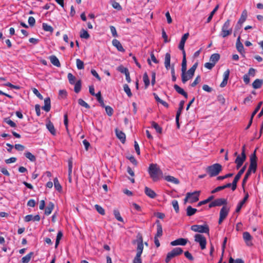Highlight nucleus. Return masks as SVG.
Returning <instances> with one entry per match:
<instances>
[{"label": "nucleus", "instance_id": "f257e3e1", "mask_svg": "<svg viewBox=\"0 0 263 263\" xmlns=\"http://www.w3.org/2000/svg\"><path fill=\"white\" fill-rule=\"evenodd\" d=\"M148 173L154 181H157L162 176L163 173L157 164L152 163L149 165Z\"/></svg>", "mask_w": 263, "mask_h": 263}, {"label": "nucleus", "instance_id": "f03ea898", "mask_svg": "<svg viewBox=\"0 0 263 263\" xmlns=\"http://www.w3.org/2000/svg\"><path fill=\"white\" fill-rule=\"evenodd\" d=\"M137 243V253L133 263H142L141 256L143 250V243L142 236H140L136 240H134V243Z\"/></svg>", "mask_w": 263, "mask_h": 263}, {"label": "nucleus", "instance_id": "7ed1b4c3", "mask_svg": "<svg viewBox=\"0 0 263 263\" xmlns=\"http://www.w3.org/2000/svg\"><path fill=\"white\" fill-rule=\"evenodd\" d=\"M222 166L219 163H215L208 167L207 172L209 174L210 177L216 176L221 171Z\"/></svg>", "mask_w": 263, "mask_h": 263}, {"label": "nucleus", "instance_id": "20e7f679", "mask_svg": "<svg viewBox=\"0 0 263 263\" xmlns=\"http://www.w3.org/2000/svg\"><path fill=\"white\" fill-rule=\"evenodd\" d=\"M230 22L231 21L230 20H227V21L222 26L221 31L219 35L222 36L223 38L226 37L228 35H230L232 32V28H229L230 26Z\"/></svg>", "mask_w": 263, "mask_h": 263}, {"label": "nucleus", "instance_id": "39448f33", "mask_svg": "<svg viewBox=\"0 0 263 263\" xmlns=\"http://www.w3.org/2000/svg\"><path fill=\"white\" fill-rule=\"evenodd\" d=\"M183 253V250L180 248H174L171 252L167 254L165 261L168 263L174 257L181 254Z\"/></svg>", "mask_w": 263, "mask_h": 263}, {"label": "nucleus", "instance_id": "423d86ee", "mask_svg": "<svg viewBox=\"0 0 263 263\" xmlns=\"http://www.w3.org/2000/svg\"><path fill=\"white\" fill-rule=\"evenodd\" d=\"M200 193V191H195L192 193H187L186 194V197L184 200V202H186L188 200L191 203L197 202L199 200Z\"/></svg>", "mask_w": 263, "mask_h": 263}, {"label": "nucleus", "instance_id": "0eeeda50", "mask_svg": "<svg viewBox=\"0 0 263 263\" xmlns=\"http://www.w3.org/2000/svg\"><path fill=\"white\" fill-rule=\"evenodd\" d=\"M191 229L194 232L200 233L209 234L210 232L209 227L206 224L204 225H193L191 226Z\"/></svg>", "mask_w": 263, "mask_h": 263}, {"label": "nucleus", "instance_id": "6e6552de", "mask_svg": "<svg viewBox=\"0 0 263 263\" xmlns=\"http://www.w3.org/2000/svg\"><path fill=\"white\" fill-rule=\"evenodd\" d=\"M195 241L198 243L201 250H204L206 248V240L205 237L202 234H196L194 236Z\"/></svg>", "mask_w": 263, "mask_h": 263}, {"label": "nucleus", "instance_id": "1a4fd4ad", "mask_svg": "<svg viewBox=\"0 0 263 263\" xmlns=\"http://www.w3.org/2000/svg\"><path fill=\"white\" fill-rule=\"evenodd\" d=\"M256 153V149L254 152L253 155H252L251 158H250V164L249 167V169L248 170V171H250V172L252 173H255L256 172V170L257 168V163H256V157L255 155Z\"/></svg>", "mask_w": 263, "mask_h": 263}, {"label": "nucleus", "instance_id": "9d476101", "mask_svg": "<svg viewBox=\"0 0 263 263\" xmlns=\"http://www.w3.org/2000/svg\"><path fill=\"white\" fill-rule=\"evenodd\" d=\"M242 151L240 155H238L235 161V162L236 163V168L237 169L239 168L242 165L243 163L245 161L246 159V156L245 152V149H242Z\"/></svg>", "mask_w": 263, "mask_h": 263}, {"label": "nucleus", "instance_id": "9b49d317", "mask_svg": "<svg viewBox=\"0 0 263 263\" xmlns=\"http://www.w3.org/2000/svg\"><path fill=\"white\" fill-rule=\"evenodd\" d=\"M246 165L243 166L241 169L238 172L237 175L235 176L233 182H232V190L234 191L236 190L237 187V183L240 178L241 175L243 174L246 170Z\"/></svg>", "mask_w": 263, "mask_h": 263}, {"label": "nucleus", "instance_id": "f8f14e48", "mask_svg": "<svg viewBox=\"0 0 263 263\" xmlns=\"http://www.w3.org/2000/svg\"><path fill=\"white\" fill-rule=\"evenodd\" d=\"M187 242V239L183 238H180L178 239H177L171 242V245L173 246H185Z\"/></svg>", "mask_w": 263, "mask_h": 263}, {"label": "nucleus", "instance_id": "ddd939ff", "mask_svg": "<svg viewBox=\"0 0 263 263\" xmlns=\"http://www.w3.org/2000/svg\"><path fill=\"white\" fill-rule=\"evenodd\" d=\"M242 236L246 245L248 246H251L252 245V242H251L252 237L250 234L248 232H245L243 233Z\"/></svg>", "mask_w": 263, "mask_h": 263}, {"label": "nucleus", "instance_id": "4468645a", "mask_svg": "<svg viewBox=\"0 0 263 263\" xmlns=\"http://www.w3.org/2000/svg\"><path fill=\"white\" fill-rule=\"evenodd\" d=\"M230 70L228 69L227 70H226L223 73V79L222 81V82L220 84V87H225L227 83H228V80L229 79V75H230Z\"/></svg>", "mask_w": 263, "mask_h": 263}, {"label": "nucleus", "instance_id": "2eb2a0df", "mask_svg": "<svg viewBox=\"0 0 263 263\" xmlns=\"http://www.w3.org/2000/svg\"><path fill=\"white\" fill-rule=\"evenodd\" d=\"M240 36H239L237 39L236 43V47L237 51L241 54H243L245 52L244 47L243 44L240 42Z\"/></svg>", "mask_w": 263, "mask_h": 263}, {"label": "nucleus", "instance_id": "dca6fc26", "mask_svg": "<svg viewBox=\"0 0 263 263\" xmlns=\"http://www.w3.org/2000/svg\"><path fill=\"white\" fill-rule=\"evenodd\" d=\"M145 194L149 198L154 199L157 196L156 193L151 189L145 186L144 189Z\"/></svg>", "mask_w": 263, "mask_h": 263}, {"label": "nucleus", "instance_id": "f3484780", "mask_svg": "<svg viewBox=\"0 0 263 263\" xmlns=\"http://www.w3.org/2000/svg\"><path fill=\"white\" fill-rule=\"evenodd\" d=\"M112 44L114 46H115L118 51L120 52H124L125 49L123 47L122 44L119 41H118L117 39H114L112 41Z\"/></svg>", "mask_w": 263, "mask_h": 263}, {"label": "nucleus", "instance_id": "a211bd4d", "mask_svg": "<svg viewBox=\"0 0 263 263\" xmlns=\"http://www.w3.org/2000/svg\"><path fill=\"white\" fill-rule=\"evenodd\" d=\"M189 36V33H186L184 34L182 36V37L181 39V41H180L179 46H178V48L180 50H182V49L183 50V48H184L185 43L186 40L187 39Z\"/></svg>", "mask_w": 263, "mask_h": 263}, {"label": "nucleus", "instance_id": "6ab92c4d", "mask_svg": "<svg viewBox=\"0 0 263 263\" xmlns=\"http://www.w3.org/2000/svg\"><path fill=\"white\" fill-rule=\"evenodd\" d=\"M43 109L48 112L51 108V101L49 97L46 98L44 100V105L42 107Z\"/></svg>", "mask_w": 263, "mask_h": 263}, {"label": "nucleus", "instance_id": "aec40b11", "mask_svg": "<svg viewBox=\"0 0 263 263\" xmlns=\"http://www.w3.org/2000/svg\"><path fill=\"white\" fill-rule=\"evenodd\" d=\"M229 208L227 206H223L220 211L219 217L225 219L228 215Z\"/></svg>", "mask_w": 263, "mask_h": 263}, {"label": "nucleus", "instance_id": "412c9836", "mask_svg": "<svg viewBox=\"0 0 263 263\" xmlns=\"http://www.w3.org/2000/svg\"><path fill=\"white\" fill-rule=\"evenodd\" d=\"M40 220V216L39 215L33 216L32 215H28L25 216V220L26 222H29L31 220L33 221H39Z\"/></svg>", "mask_w": 263, "mask_h": 263}, {"label": "nucleus", "instance_id": "4be33fe9", "mask_svg": "<svg viewBox=\"0 0 263 263\" xmlns=\"http://www.w3.org/2000/svg\"><path fill=\"white\" fill-rule=\"evenodd\" d=\"M51 63L54 66L59 67L61 66L60 62L55 55H52L49 57Z\"/></svg>", "mask_w": 263, "mask_h": 263}, {"label": "nucleus", "instance_id": "5701e85b", "mask_svg": "<svg viewBox=\"0 0 263 263\" xmlns=\"http://www.w3.org/2000/svg\"><path fill=\"white\" fill-rule=\"evenodd\" d=\"M115 132L117 137L122 143H124L126 138L125 134L122 131L118 130V129H116Z\"/></svg>", "mask_w": 263, "mask_h": 263}, {"label": "nucleus", "instance_id": "b1692460", "mask_svg": "<svg viewBox=\"0 0 263 263\" xmlns=\"http://www.w3.org/2000/svg\"><path fill=\"white\" fill-rule=\"evenodd\" d=\"M175 90L179 94L184 96L185 98H187V93L180 86L177 84L174 85Z\"/></svg>", "mask_w": 263, "mask_h": 263}, {"label": "nucleus", "instance_id": "393cba45", "mask_svg": "<svg viewBox=\"0 0 263 263\" xmlns=\"http://www.w3.org/2000/svg\"><path fill=\"white\" fill-rule=\"evenodd\" d=\"M198 66V63H195L191 68H190L187 71H186V73L189 75L190 77H191V78H193V77L194 75L195 71Z\"/></svg>", "mask_w": 263, "mask_h": 263}, {"label": "nucleus", "instance_id": "a878e982", "mask_svg": "<svg viewBox=\"0 0 263 263\" xmlns=\"http://www.w3.org/2000/svg\"><path fill=\"white\" fill-rule=\"evenodd\" d=\"M54 203L52 202H50L45 208V214L47 215L50 214L54 208Z\"/></svg>", "mask_w": 263, "mask_h": 263}, {"label": "nucleus", "instance_id": "bb28decb", "mask_svg": "<svg viewBox=\"0 0 263 263\" xmlns=\"http://www.w3.org/2000/svg\"><path fill=\"white\" fill-rule=\"evenodd\" d=\"M263 84L262 79H257L252 83V86L254 89H258L260 88Z\"/></svg>", "mask_w": 263, "mask_h": 263}, {"label": "nucleus", "instance_id": "cd10ccee", "mask_svg": "<svg viewBox=\"0 0 263 263\" xmlns=\"http://www.w3.org/2000/svg\"><path fill=\"white\" fill-rule=\"evenodd\" d=\"M171 54L169 53H166L165 55L164 65L167 69L171 67Z\"/></svg>", "mask_w": 263, "mask_h": 263}, {"label": "nucleus", "instance_id": "c85d7f7f", "mask_svg": "<svg viewBox=\"0 0 263 263\" xmlns=\"http://www.w3.org/2000/svg\"><path fill=\"white\" fill-rule=\"evenodd\" d=\"M157 233L155 237H160L162 235V228L159 220L157 221Z\"/></svg>", "mask_w": 263, "mask_h": 263}, {"label": "nucleus", "instance_id": "c756f323", "mask_svg": "<svg viewBox=\"0 0 263 263\" xmlns=\"http://www.w3.org/2000/svg\"><path fill=\"white\" fill-rule=\"evenodd\" d=\"M247 11L245 10L242 11L241 16L238 21V24L241 25L246 20L247 17Z\"/></svg>", "mask_w": 263, "mask_h": 263}, {"label": "nucleus", "instance_id": "7c9ffc66", "mask_svg": "<svg viewBox=\"0 0 263 263\" xmlns=\"http://www.w3.org/2000/svg\"><path fill=\"white\" fill-rule=\"evenodd\" d=\"M46 127L52 135L55 134L56 132L54 125L50 121L46 124Z\"/></svg>", "mask_w": 263, "mask_h": 263}, {"label": "nucleus", "instance_id": "2f4dec72", "mask_svg": "<svg viewBox=\"0 0 263 263\" xmlns=\"http://www.w3.org/2000/svg\"><path fill=\"white\" fill-rule=\"evenodd\" d=\"M248 197H249L248 194H247V195L245 196V197H244V198L243 199V200H242V201H240V202L238 204V205H237V208H236V212H237V213H238V212H239L240 211V210H241V209L242 206H243V205L245 204V203L246 202V200L248 199Z\"/></svg>", "mask_w": 263, "mask_h": 263}, {"label": "nucleus", "instance_id": "473e14b6", "mask_svg": "<svg viewBox=\"0 0 263 263\" xmlns=\"http://www.w3.org/2000/svg\"><path fill=\"white\" fill-rule=\"evenodd\" d=\"M184 104V101H183V100L181 101L179 103V107L178 109V110L177 111L176 115L177 120H178V119L179 118V117L181 114L182 110L183 109Z\"/></svg>", "mask_w": 263, "mask_h": 263}, {"label": "nucleus", "instance_id": "72a5a7b5", "mask_svg": "<svg viewBox=\"0 0 263 263\" xmlns=\"http://www.w3.org/2000/svg\"><path fill=\"white\" fill-rule=\"evenodd\" d=\"M220 59V55L218 53H214L212 54L210 58V61L214 63V65L219 61Z\"/></svg>", "mask_w": 263, "mask_h": 263}, {"label": "nucleus", "instance_id": "f704fd0d", "mask_svg": "<svg viewBox=\"0 0 263 263\" xmlns=\"http://www.w3.org/2000/svg\"><path fill=\"white\" fill-rule=\"evenodd\" d=\"M214 201L216 206H221L227 203V199L224 198H218Z\"/></svg>", "mask_w": 263, "mask_h": 263}, {"label": "nucleus", "instance_id": "c9c22d12", "mask_svg": "<svg viewBox=\"0 0 263 263\" xmlns=\"http://www.w3.org/2000/svg\"><path fill=\"white\" fill-rule=\"evenodd\" d=\"M197 211L196 209L193 208L191 206H189L186 209V215L188 216H191L194 215Z\"/></svg>", "mask_w": 263, "mask_h": 263}, {"label": "nucleus", "instance_id": "e433bc0d", "mask_svg": "<svg viewBox=\"0 0 263 263\" xmlns=\"http://www.w3.org/2000/svg\"><path fill=\"white\" fill-rule=\"evenodd\" d=\"M165 179L168 182H172L176 184H178L179 183L178 179L173 176H167L165 177Z\"/></svg>", "mask_w": 263, "mask_h": 263}, {"label": "nucleus", "instance_id": "4c0bfd02", "mask_svg": "<svg viewBox=\"0 0 263 263\" xmlns=\"http://www.w3.org/2000/svg\"><path fill=\"white\" fill-rule=\"evenodd\" d=\"M33 255V253L31 252L26 256H24L22 259V263H28Z\"/></svg>", "mask_w": 263, "mask_h": 263}, {"label": "nucleus", "instance_id": "58836bf2", "mask_svg": "<svg viewBox=\"0 0 263 263\" xmlns=\"http://www.w3.org/2000/svg\"><path fill=\"white\" fill-rule=\"evenodd\" d=\"M97 98V99L99 103L100 104L101 106L103 107L105 106V104L104 103V100L101 96V91H99L98 93H96V95L95 96Z\"/></svg>", "mask_w": 263, "mask_h": 263}, {"label": "nucleus", "instance_id": "ea45409f", "mask_svg": "<svg viewBox=\"0 0 263 263\" xmlns=\"http://www.w3.org/2000/svg\"><path fill=\"white\" fill-rule=\"evenodd\" d=\"M143 80L144 83L145 88H147L148 86L149 85L150 81L149 80L148 74L146 72H145L143 76Z\"/></svg>", "mask_w": 263, "mask_h": 263}, {"label": "nucleus", "instance_id": "a19ab883", "mask_svg": "<svg viewBox=\"0 0 263 263\" xmlns=\"http://www.w3.org/2000/svg\"><path fill=\"white\" fill-rule=\"evenodd\" d=\"M80 36L81 38L85 39H88L90 37L88 32L84 29H82L81 30Z\"/></svg>", "mask_w": 263, "mask_h": 263}, {"label": "nucleus", "instance_id": "79ce46f5", "mask_svg": "<svg viewBox=\"0 0 263 263\" xmlns=\"http://www.w3.org/2000/svg\"><path fill=\"white\" fill-rule=\"evenodd\" d=\"M192 79L186 72H181V81L183 84H185L188 80Z\"/></svg>", "mask_w": 263, "mask_h": 263}, {"label": "nucleus", "instance_id": "37998d69", "mask_svg": "<svg viewBox=\"0 0 263 263\" xmlns=\"http://www.w3.org/2000/svg\"><path fill=\"white\" fill-rule=\"evenodd\" d=\"M43 29L44 31L52 32L53 31V28L50 25H48L47 23H44L42 24Z\"/></svg>", "mask_w": 263, "mask_h": 263}, {"label": "nucleus", "instance_id": "c03bdc74", "mask_svg": "<svg viewBox=\"0 0 263 263\" xmlns=\"http://www.w3.org/2000/svg\"><path fill=\"white\" fill-rule=\"evenodd\" d=\"M218 8H219L218 5H217L215 7V8L212 11V12L210 13V15H209V16L208 17L207 20H206V23H208L211 22V21L212 20V18L213 17V15L216 13V12L217 11Z\"/></svg>", "mask_w": 263, "mask_h": 263}, {"label": "nucleus", "instance_id": "a18cd8bd", "mask_svg": "<svg viewBox=\"0 0 263 263\" xmlns=\"http://www.w3.org/2000/svg\"><path fill=\"white\" fill-rule=\"evenodd\" d=\"M152 126L155 129L156 132L158 133H162V128L156 122L153 121L151 123Z\"/></svg>", "mask_w": 263, "mask_h": 263}, {"label": "nucleus", "instance_id": "49530a36", "mask_svg": "<svg viewBox=\"0 0 263 263\" xmlns=\"http://www.w3.org/2000/svg\"><path fill=\"white\" fill-rule=\"evenodd\" d=\"M74 90L76 93H79L81 89V80L78 81L76 83L74 84Z\"/></svg>", "mask_w": 263, "mask_h": 263}, {"label": "nucleus", "instance_id": "de8ad7c7", "mask_svg": "<svg viewBox=\"0 0 263 263\" xmlns=\"http://www.w3.org/2000/svg\"><path fill=\"white\" fill-rule=\"evenodd\" d=\"M114 215L117 220H118L119 221L123 222V219L121 216L120 212L118 210H114Z\"/></svg>", "mask_w": 263, "mask_h": 263}, {"label": "nucleus", "instance_id": "09e8293b", "mask_svg": "<svg viewBox=\"0 0 263 263\" xmlns=\"http://www.w3.org/2000/svg\"><path fill=\"white\" fill-rule=\"evenodd\" d=\"M123 89L128 97H131L132 96V93L130 89L127 84H125L123 85Z\"/></svg>", "mask_w": 263, "mask_h": 263}, {"label": "nucleus", "instance_id": "8fccbe9b", "mask_svg": "<svg viewBox=\"0 0 263 263\" xmlns=\"http://www.w3.org/2000/svg\"><path fill=\"white\" fill-rule=\"evenodd\" d=\"M4 122L7 123L12 127H15L16 124L13 121L11 120L9 118H5L4 119Z\"/></svg>", "mask_w": 263, "mask_h": 263}, {"label": "nucleus", "instance_id": "3c124183", "mask_svg": "<svg viewBox=\"0 0 263 263\" xmlns=\"http://www.w3.org/2000/svg\"><path fill=\"white\" fill-rule=\"evenodd\" d=\"M69 82L70 84H74L76 83V77L71 73H69L67 75Z\"/></svg>", "mask_w": 263, "mask_h": 263}, {"label": "nucleus", "instance_id": "603ef678", "mask_svg": "<svg viewBox=\"0 0 263 263\" xmlns=\"http://www.w3.org/2000/svg\"><path fill=\"white\" fill-rule=\"evenodd\" d=\"M53 182L55 189L59 192L61 191L62 190V186L60 185L58 178H54L53 180Z\"/></svg>", "mask_w": 263, "mask_h": 263}, {"label": "nucleus", "instance_id": "864d4df0", "mask_svg": "<svg viewBox=\"0 0 263 263\" xmlns=\"http://www.w3.org/2000/svg\"><path fill=\"white\" fill-rule=\"evenodd\" d=\"M76 64L77 68L79 70L83 69L84 68V62L79 59L76 60Z\"/></svg>", "mask_w": 263, "mask_h": 263}, {"label": "nucleus", "instance_id": "5fc2aeb1", "mask_svg": "<svg viewBox=\"0 0 263 263\" xmlns=\"http://www.w3.org/2000/svg\"><path fill=\"white\" fill-rule=\"evenodd\" d=\"M95 209L101 215H105V210L100 205L98 204H96L95 205Z\"/></svg>", "mask_w": 263, "mask_h": 263}, {"label": "nucleus", "instance_id": "6e6d98bb", "mask_svg": "<svg viewBox=\"0 0 263 263\" xmlns=\"http://www.w3.org/2000/svg\"><path fill=\"white\" fill-rule=\"evenodd\" d=\"M117 70L121 73H124L125 75L126 74V73L129 72L128 69L122 65L118 66L117 68Z\"/></svg>", "mask_w": 263, "mask_h": 263}, {"label": "nucleus", "instance_id": "4d7b16f0", "mask_svg": "<svg viewBox=\"0 0 263 263\" xmlns=\"http://www.w3.org/2000/svg\"><path fill=\"white\" fill-rule=\"evenodd\" d=\"M78 104L86 108L89 109L90 108V106L88 103H87L86 102H85L83 99H79L78 101Z\"/></svg>", "mask_w": 263, "mask_h": 263}, {"label": "nucleus", "instance_id": "13d9d810", "mask_svg": "<svg viewBox=\"0 0 263 263\" xmlns=\"http://www.w3.org/2000/svg\"><path fill=\"white\" fill-rule=\"evenodd\" d=\"M111 5H112V7L118 10V11H120V10H121L122 8L121 7V6L120 5V4L117 2H115V1H113L111 2Z\"/></svg>", "mask_w": 263, "mask_h": 263}, {"label": "nucleus", "instance_id": "bf43d9fd", "mask_svg": "<svg viewBox=\"0 0 263 263\" xmlns=\"http://www.w3.org/2000/svg\"><path fill=\"white\" fill-rule=\"evenodd\" d=\"M262 104V102H259V103L258 104L257 106H256V107L255 108V110L253 111V112H252V114L251 115V117H252V118H253L254 116L259 111V110L260 109Z\"/></svg>", "mask_w": 263, "mask_h": 263}, {"label": "nucleus", "instance_id": "052dcab7", "mask_svg": "<svg viewBox=\"0 0 263 263\" xmlns=\"http://www.w3.org/2000/svg\"><path fill=\"white\" fill-rule=\"evenodd\" d=\"M25 155L26 157L29 159L31 161L33 162L35 160V156L29 152L26 153L25 154Z\"/></svg>", "mask_w": 263, "mask_h": 263}, {"label": "nucleus", "instance_id": "680f3d73", "mask_svg": "<svg viewBox=\"0 0 263 263\" xmlns=\"http://www.w3.org/2000/svg\"><path fill=\"white\" fill-rule=\"evenodd\" d=\"M172 204L176 211V213H178L179 211V204L178 202L176 200H173L172 202Z\"/></svg>", "mask_w": 263, "mask_h": 263}, {"label": "nucleus", "instance_id": "e2e57ef3", "mask_svg": "<svg viewBox=\"0 0 263 263\" xmlns=\"http://www.w3.org/2000/svg\"><path fill=\"white\" fill-rule=\"evenodd\" d=\"M72 158H70L69 159L68 161V174L69 175H71L72 171Z\"/></svg>", "mask_w": 263, "mask_h": 263}, {"label": "nucleus", "instance_id": "0e129e2a", "mask_svg": "<svg viewBox=\"0 0 263 263\" xmlns=\"http://www.w3.org/2000/svg\"><path fill=\"white\" fill-rule=\"evenodd\" d=\"M106 114L109 116H111L113 114V109L109 106H105Z\"/></svg>", "mask_w": 263, "mask_h": 263}, {"label": "nucleus", "instance_id": "69168bd1", "mask_svg": "<svg viewBox=\"0 0 263 263\" xmlns=\"http://www.w3.org/2000/svg\"><path fill=\"white\" fill-rule=\"evenodd\" d=\"M181 72H186V58H183L181 65Z\"/></svg>", "mask_w": 263, "mask_h": 263}, {"label": "nucleus", "instance_id": "338daca9", "mask_svg": "<svg viewBox=\"0 0 263 263\" xmlns=\"http://www.w3.org/2000/svg\"><path fill=\"white\" fill-rule=\"evenodd\" d=\"M109 28H110V31H111L112 36L115 37H117L118 34H117L115 27H114L113 26H110L109 27Z\"/></svg>", "mask_w": 263, "mask_h": 263}, {"label": "nucleus", "instance_id": "774afa93", "mask_svg": "<svg viewBox=\"0 0 263 263\" xmlns=\"http://www.w3.org/2000/svg\"><path fill=\"white\" fill-rule=\"evenodd\" d=\"M126 158L130 161L131 163H132L134 165H137V161L135 158V157L133 156H127Z\"/></svg>", "mask_w": 263, "mask_h": 263}]
</instances>
